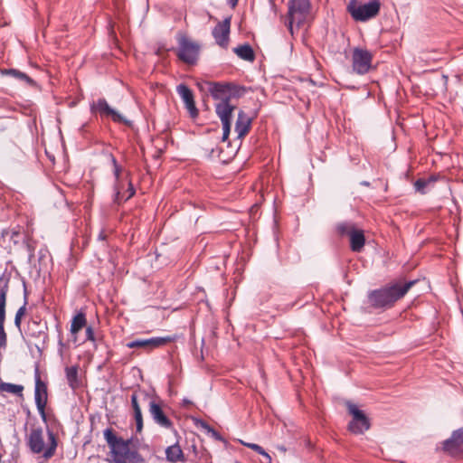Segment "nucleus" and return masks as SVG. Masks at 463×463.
<instances>
[{
    "mask_svg": "<svg viewBox=\"0 0 463 463\" xmlns=\"http://www.w3.org/2000/svg\"><path fill=\"white\" fill-rule=\"evenodd\" d=\"M414 284L415 280L398 281L383 288L373 290L368 294L369 303L375 308L391 307L402 298Z\"/></svg>",
    "mask_w": 463,
    "mask_h": 463,
    "instance_id": "f257e3e1",
    "label": "nucleus"
},
{
    "mask_svg": "<svg viewBox=\"0 0 463 463\" xmlns=\"http://www.w3.org/2000/svg\"><path fill=\"white\" fill-rule=\"evenodd\" d=\"M104 438L110 449L114 463H145L137 451L130 449V440L118 438L112 429L104 430Z\"/></svg>",
    "mask_w": 463,
    "mask_h": 463,
    "instance_id": "f03ea898",
    "label": "nucleus"
},
{
    "mask_svg": "<svg viewBox=\"0 0 463 463\" xmlns=\"http://www.w3.org/2000/svg\"><path fill=\"white\" fill-rule=\"evenodd\" d=\"M26 444L33 454H42L45 459H49L55 454L57 439L52 431H48L47 439L41 427H33L26 435Z\"/></svg>",
    "mask_w": 463,
    "mask_h": 463,
    "instance_id": "7ed1b4c3",
    "label": "nucleus"
},
{
    "mask_svg": "<svg viewBox=\"0 0 463 463\" xmlns=\"http://www.w3.org/2000/svg\"><path fill=\"white\" fill-rule=\"evenodd\" d=\"M288 6L287 25L293 34L294 27L299 28L311 21V5L309 0H290Z\"/></svg>",
    "mask_w": 463,
    "mask_h": 463,
    "instance_id": "20e7f679",
    "label": "nucleus"
},
{
    "mask_svg": "<svg viewBox=\"0 0 463 463\" xmlns=\"http://www.w3.org/2000/svg\"><path fill=\"white\" fill-rule=\"evenodd\" d=\"M198 87L201 90L209 92L219 102L229 101L232 98L240 97L243 91V89L232 83L204 81L198 83Z\"/></svg>",
    "mask_w": 463,
    "mask_h": 463,
    "instance_id": "39448f33",
    "label": "nucleus"
},
{
    "mask_svg": "<svg viewBox=\"0 0 463 463\" xmlns=\"http://www.w3.org/2000/svg\"><path fill=\"white\" fill-rule=\"evenodd\" d=\"M347 10L355 21L364 22L378 14L380 2L378 0H351Z\"/></svg>",
    "mask_w": 463,
    "mask_h": 463,
    "instance_id": "423d86ee",
    "label": "nucleus"
},
{
    "mask_svg": "<svg viewBox=\"0 0 463 463\" xmlns=\"http://www.w3.org/2000/svg\"><path fill=\"white\" fill-rule=\"evenodd\" d=\"M337 232L341 235H346L350 240L351 250L354 252H360L365 242L364 232L354 227L351 222H342L336 226Z\"/></svg>",
    "mask_w": 463,
    "mask_h": 463,
    "instance_id": "0eeeda50",
    "label": "nucleus"
},
{
    "mask_svg": "<svg viewBox=\"0 0 463 463\" xmlns=\"http://www.w3.org/2000/svg\"><path fill=\"white\" fill-rule=\"evenodd\" d=\"M346 406L348 412L352 416V420L348 424L349 430L354 434H362L369 430V419L364 412L350 402H346Z\"/></svg>",
    "mask_w": 463,
    "mask_h": 463,
    "instance_id": "6e6552de",
    "label": "nucleus"
},
{
    "mask_svg": "<svg viewBox=\"0 0 463 463\" xmlns=\"http://www.w3.org/2000/svg\"><path fill=\"white\" fill-rule=\"evenodd\" d=\"M178 58L187 64H194L199 56V44L185 36H182L178 40Z\"/></svg>",
    "mask_w": 463,
    "mask_h": 463,
    "instance_id": "1a4fd4ad",
    "label": "nucleus"
},
{
    "mask_svg": "<svg viewBox=\"0 0 463 463\" xmlns=\"http://www.w3.org/2000/svg\"><path fill=\"white\" fill-rule=\"evenodd\" d=\"M236 109V105L232 104L231 100L218 102L215 106V111L222 124V141H225L231 131V122L232 112Z\"/></svg>",
    "mask_w": 463,
    "mask_h": 463,
    "instance_id": "9d476101",
    "label": "nucleus"
},
{
    "mask_svg": "<svg viewBox=\"0 0 463 463\" xmlns=\"http://www.w3.org/2000/svg\"><path fill=\"white\" fill-rule=\"evenodd\" d=\"M35 388H34V401L39 414L45 420V407L48 400L47 385L42 381L40 372L38 369L35 370L34 373Z\"/></svg>",
    "mask_w": 463,
    "mask_h": 463,
    "instance_id": "9b49d317",
    "label": "nucleus"
},
{
    "mask_svg": "<svg viewBox=\"0 0 463 463\" xmlns=\"http://www.w3.org/2000/svg\"><path fill=\"white\" fill-rule=\"evenodd\" d=\"M372 59L373 55L367 50L354 49L352 55L353 71L360 75L367 73L372 66Z\"/></svg>",
    "mask_w": 463,
    "mask_h": 463,
    "instance_id": "f8f14e48",
    "label": "nucleus"
},
{
    "mask_svg": "<svg viewBox=\"0 0 463 463\" xmlns=\"http://www.w3.org/2000/svg\"><path fill=\"white\" fill-rule=\"evenodd\" d=\"M177 339L175 335H166V336H158L152 337L148 339H137L135 341H131L127 344L128 348H137L142 347L147 350H153L161 346H164L169 343L175 342Z\"/></svg>",
    "mask_w": 463,
    "mask_h": 463,
    "instance_id": "ddd939ff",
    "label": "nucleus"
},
{
    "mask_svg": "<svg viewBox=\"0 0 463 463\" xmlns=\"http://www.w3.org/2000/svg\"><path fill=\"white\" fill-rule=\"evenodd\" d=\"M91 110L99 113L101 117L110 118L114 122L126 123L124 117L113 109L105 99H99L91 105Z\"/></svg>",
    "mask_w": 463,
    "mask_h": 463,
    "instance_id": "4468645a",
    "label": "nucleus"
},
{
    "mask_svg": "<svg viewBox=\"0 0 463 463\" xmlns=\"http://www.w3.org/2000/svg\"><path fill=\"white\" fill-rule=\"evenodd\" d=\"M232 17L228 16L223 21L219 22L213 30V36L218 45L227 47L231 31Z\"/></svg>",
    "mask_w": 463,
    "mask_h": 463,
    "instance_id": "2eb2a0df",
    "label": "nucleus"
},
{
    "mask_svg": "<svg viewBox=\"0 0 463 463\" xmlns=\"http://www.w3.org/2000/svg\"><path fill=\"white\" fill-rule=\"evenodd\" d=\"M176 92L184 103L190 116L195 118L198 116V109L195 106L193 91L185 84H179L176 87Z\"/></svg>",
    "mask_w": 463,
    "mask_h": 463,
    "instance_id": "dca6fc26",
    "label": "nucleus"
},
{
    "mask_svg": "<svg viewBox=\"0 0 463 463\" xmlns=\"http://www.w3.org/2000/svg\"><path fill=\"white\" fill-rule=\"evenodd\" d=\"M443 449L450 455L463 452V428L455 430L451 438L444 441Z\"/></svg>",
    "mask_w": 463,
    "mask_h": 463,
    "instance_id": "f3484780",
    "label": "nucleus"
},
{
    "mask_svg": "<svg viewBox=\"0 0 463 463\" xmlns=\"http://www.w3.org/2000/svg\"><path fill=\"white\" fill-rule=\"evenodd\" d=\"M149 412L155 422L161 427L170 428L172 426L171 420L164 413L161 406L154 400L149 402Z\"/></svg>",
    "mask_w": 463,
    "mask_h": 463,
    "instance_id": "a211bd4d",
    "label": "nucleus"
},
{
    "mask_svg": "<svg viewBox=\"0 0 463 463\" xmlns=\"http://www.w3.org/2000/svg\"><path fill=\"white\" fill-rule=\"evenodd\" d=\"M87 326L86 315L83 312L77 313L71 319L70 332L71 335V341L77 343L78 333Z\"/></svg>",
    "mask_w": 463,
    "mask_h": 463,
    "instance_id": "6ab92c4d",
    "label": "nucleus"
},
{
    "mask_svg": "<svg viewBox=\"0 0 463 463\" xmlns=\"http://www.w3.org/2000/svg\"><path fill=\"white\" fill-rule=\"evenodd\" d=\"M251 119L241 110L238 113V118L235 124V131L239 138H242L249 132Z\"/></svg>",
    "mask_w": 463,
    "mask_h": 463,
    "instance_id": "aec40b11",
    "label": "nucleus"
},
{
    "mask_svg": "<svg viewBox=\"0 0 463 463\" xmlns=\"http://www.w3.org/2000/svg\"><path fill=\"white\" fill-rule=\"evenodd\" d=\"M65 376L69 386L72 390H77L81 386V380L79 376V365L67 366L65 368Z\"/></svg>",
    "mask_w": 463,
    "mask_h": 463,
    "instance_id": "412c9836",
    "label": "nucleus"
},
{
    "mask_svg": "<svg viewBox=\"0 0 463 463\" xmlns=\"http://www.w3.org/2000/svg\"><path fill=\"white\" fill-rule=\"evenodd\" d=\"M138 394L137 392H134L131 395V406L134 412V419L136 421L137 426V431L140 432L143 429V418H142V412H141V407L138 402Z\"/></svg>",
    "mask_w": 463,
    "mask_h": 463,
    "instance_id": "4be33fe9",
    "label": "nucleus"
},
{
    "mask_svg": "<svg viewBox=\"0 0 463 463\" xmlns=\"http://www.w3.org/2000/svg\"><path fill=\"white\" fill-rule=\"evenodd\" d=\"M165 456L166 459L172 463L184 461L183 450L177 444L167 447L165 449Z\"/></svg>",
    "mask_w": 463,
    "mask_h": 463,
    "instance_id": "5701e85b",
    "label": "nucleus"
},
{
    "mask_svg": "<svg viewBox=\"0 0 463 463\" xmlns=\"http://www.w3.org/2000/svg\"><path fill=\"white\" fill-rule=\"evenodd\" d=\"M234 52L244 61H252L255 58L254 52L249 44L234 48Z\"/></svg>",
    "mask_w": 463,
    "mask_h": 463,
    "instance_id": "b1692460",
    "label": "nucleus"
},
{
    "mask_svg": "<svg viewBox=\"0 0 463 463\" xmlns=\"http://www.w3.org/2000/svg\"><path fill=\"white\" fill-rule=\"evenodd\" d=\"M0 391L3 392H8L22 397L24 386L21 384H14L10 383H1Z\"/></svg>",
    "mask_w": 463,
    "mask_h": 463,
    "instance_id": "393cba45",
    "label": "nucleus"
},
{
    "mask_svg": "<svg viewBox=\"0 0 463 463\" xmlns=\"http://www.w3.org/2000/svg\"><path fill=\"white\" fill-rule=\"evenodd\" d=\"M26 305H27V300H26V295L24 296V305L17 310L16 314H15V317H14V325L15 326L21 330V323H22V318L25 315L26 313Z\"/></svg>",
    "mask_w": 463,
    "mask_h": 463,
    "instance_id": "a878e982",
    "label": "nucleus"
},
{
    "mask_svg": "<svg viewBox=\"0 0 463 463\" xmlns=\"http://www.w3.org/2000/svg\"><path fill=\"white\" fill-rule=\"evenodd\" d=\"M242 444L250 449H251L252 450L256 451L257 453L262 455L269 463L271 462V458L270 456L262 449V447H260V445L258 444H255V443H246V442H242Z\"/></svg>",
    "mask_w": 463,
    "mask_h": 463,
    "instance_id": "bb28decb",
    "label": "nucleus"
},
{
    "mask_svg": "<svg viewBox=\"0 0 463 463\" xmlns=\"http://www.w3.org/2000/svg\"><path fill=\"white\" fill-rule=\"evenodd\" d=\"M6 73L21 80H24L30 83L33 81L28 75L14 69L9 70Z\"/></svg>",
    "mask_w": 463,
    "mask_h": 463,
    "instance_id": "cd10ccee",
    "label": "nucleus"
},
{
    "mask_svg": "<svg viewBox=\"0 0 463 463\" xmlns=\"http://www.w3.org/2000/svg\"><path fill=\"white\" fill-rule=\"evenodd\" d=\"M430 183V180H425V179H418L415 183H414V187L416 189L417 192L420 193V194H425L426 191H425V188L426 186Z\"/></svg>",
    "mask_w": 463,
    "mask_h": 463,
    "instance_id": "c85d7f7f",
    "label": "nucleus"
},
{
    "mask_svg": "<svg viewBox=\"0 0 463 463\" xmlns=\"http://www.w3.org/2000/svg\"><path fill=\"white\" fill-rule=\"evenodd\" d=\"M109 158L111 160V163L113 165V172H114V175H115V178L117 180V182H118L119 180V175H120V173L122 171V168L121 166L118 164L116 158L112 156V155H109Z\"/></svg>",
    "mask_w": 463,
    "mask_h": 463,
    "instance_id": "c756f323",
    "label": "nucleus"
},
{
    "mask_svg": "<svg viewBox=\"0 0 463 463\" xmlns=\"http://www.w3.org/2000/svg\"><path fill=\"white\" fill-rule=\"evenodd\" d=\"M201 426L207 430L208 433H210L213 437H214L215 439H220V435L219 433L214 430L213 429L212 427H210L206 422L204 421H201Z\"/></svg>",
    "mask_w": 463,
    "mask_h": 463,
    "instance_id": "7c9ffc66",
    "label": "nucleus"
},
{
    "mask_svg": "<svg viewBox=\"0 0 463 463\" xmlns=\"http://www.w3.org/2000/svg\"><path fill=\"white\" fill-rule=\"evenodd\" d=\"M85 334H86L87 341L95 342V334H94V330L91 326H86Z\"/></svg>",
    "mask_w": 463,
    "mask_h": 463,
    "instance_id": "2f4dec72",
    "label": "nucleus"
},
{
    "mask_svg": "<svg viewBox=\"0 0 463 463\" xmlns=\"http://www.w3.org/2000/svg\"><path fill=\"white\" fill-rule=\"evenodd\" d=\"M128 191H129V194L128 195V197L126 198V200L129 199V198H130L131 196H133V195H134V194H135V190H134V188L132 187L131 184H129V189H128Z\"/></svg>",
    "mask_w": 463,
    "mask_h": 463,
    "instance_id": "473e14b6",
    "label": "nucleus"
},
{
    "mask_svg": "<svg viewBox=\"0 0 463 463\" xmlns=\"http://www.w3.org/2000/svg\"><path fill=\"white\" fill-rule=\"evenodd\" d=\"M227 1H228V4H229L232 8H234V7L237 5L238 2H239V0H227Z\"/></svg>",
    "mask_w": 463,
    "mask_h": 463,
    "instance_id": "72a5a7b5",
    "label": "nucleus"
},
{
    "mask_svg": "<svg viewBox=\"0 0 463 463\" xmlns=\"http://www.w3.org/2000/svg\"><path fill=\"white\" fill-rule=\"evenodd\" d=\"M58 344H59V346H60L59 352H60L61 354H62V348L64 347V345H64V343L62 342V339H61V338H60V339H59V343H58Z\"/></svg>",
    "mask_w": 463,
    "mask_h": 463,
    "instance_id": "f704fd0d",
    "label": "nucleus"
},
{
    "mask_svg": "<svg viewBox=\"0 0 463 463\" xmlns=\"http://www.w3.org/2000/svg\"><path fill=\"white\" fill-rule=\"evenodd\" d=\"M116 189H117V192H116V198H115V201H116V202H118V203H119V201H120V192L118 191V188H116Z\"/></svg>",
    "mask_w": 463,
    "mask_h": 463,
    "instance_id": "c9c22d12",
    "label": "nucleus"
},
{
    "mask_svg": "<svg viewBox=\"0 0 463 463\" xmlns=\"http://www.w3.org/2000/svg\"><path fill=\"white\" fill-rule=\"evenodd\" d=\"M105 238H106V236H105L104 232H101L99 233V240H105Z\"/></svg>",
    "mask_w": 463,
    "mask_h": 463,
    "instance_id": "e433bc0d",
    "label": "nucleus"
},
{
    "mask_svg": "<svg viewBox=\"0 0 463 463\" xmlns=\"http://www.w3.org/2000/svg\"><path fill=\"white\" fill-rule=\"evenodd\" d=\"M183 402H184V404H191V403H192V402H191L189 400H187V399H184V401H183Z\"/></svg>",
    "mask_w": 463,
    "mask_h": 463,
    "instance_id": "4c0bfd02",
    "label": "nucleus"
},
{
    "mask_svg": "<svg viewBox=\"0 0 463 463\" xmlns=\"http://www.w3.org/2000/svg\"><path fill=\"white\" fill-rule=\"evenodd\" d=\"M141 395L143 396V400H144V401H146V398H147V397H146V394H145V393H141Z\"/></svg>",
    "mask_w": 463,
    "mask_h": 463,
    "instance_id": "58836bf2",
    "label": "nucleus"
}]
</instances>
